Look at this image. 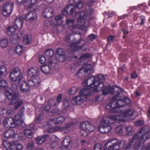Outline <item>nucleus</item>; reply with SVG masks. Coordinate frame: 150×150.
<instances>
[{
  "label": "nucleus",
  "instance_id": "f257e3e1",
  "mask_svg": "<svg viewBox=\"0 0 150 150\" xmlns=\"http://www.w3.org/2000/svg\"><path fill=\"white\" fill-rule=\"evenodd\" d=\"M149 130L147 127H143L133 136L132 139L129 141L123 150H132V147L135 150L139 149V147L150 137Z\"/></svg>",
  "mask_w": 150,
  "mask_h": 150
},
{
  "label": "nucleus",
  "instance_id": "f03ea898",
  "mask_svg": "<svg viewBox=\"0 0 150 150\" xmlns=\"http://www.w3.org/2000/svg\"><path fill=\"white\" fill-rule=\"evenodd\" d=\"M117 95L116 96L111 99L112 103H113V105H115L112 106L110 110V112L113 113H120L125 118L128 117V116H132L134 114V112L131 109H129L125 111H122L120 109V107H123V105L119 104V102L117 100Z\"/></svg>",
  "mask_w": 150,
  "mask_h": 150
},
{
  "label": "nucleus",
  "instance_id": "7ed1b4c3",
  "mask_svg": "<svg viewBox=\"0 0 150 150\" xmlns=\"http://www.w3.org/2000/svg\"><path fill=\"white\" fill-rule=\"evenodd\" d=\"M6 98L10 101V105H14V108L16 110L19 108L23 103V101L18 99L19 96V91H12L11 92L8 91L6 92Z\"/></svg>",
  "mask_w": 150,
  "mask_h": 150
},
{
  "label": "nucleus",
  "instance_id": "20e7f679",
  "mask_svg": "<svg viewBox=\"0 0 150 150\" xmlns=\"http://www.w3.org/2000/svg\"><path fill=\"white\" fill-rule=\"evenodd\" d=\"M104 141V150H118L122 148L125 145L126 142L124 140L120 141L116 139H109L106 143Z\"/></svg>",
  "mask_w": 150,
  "mask_h": 150
},
{
  "label": "nucleus",
  "instance_id": "39448f33",
  "mask_svg": "<svg viewBox=\"0 0 150 150\" xmlns=\"http://www.w3.org/2000/svg\"><path fill=\"white\" fill-rule=\"evenodd\" d=\"M23 77V74L18 67H14L11 70L9 79L11 81L18 84L21 82Z\"/></svg>",
  "mask_w": 150,
  "mask_h": 150
},
{
  "label": "nucleus",
  "instance_id": "423d86ee",
  "mask_svg": "<svg viewBox=\"0 0 150 150\" xmlns=\"http://www.w3.org/2000/svg\"><path fill=\"white\" fill-rule=\"evenodd\" d=\"M83 3L80 2L76 4L75 6L72 5H68L63 10L62 13L63 15L65 16H67L69 15H73V14L75 13L74 16H76V14L78 12H76V8H81L83 7Z\"/></svg>",
  "mask_w": 150,
  "mask_h": 150
},
{
  "label": "nucleus",
  "instance_id": "0eeeda50",
  "mask_svg": "<svg viewBox=\"0 0 150 150\" xmlns=\"http://www.w3.org/2000/svg\"><path fill=\"white\" fill-rule=\"evenodd\" d=\"M79 127L81 131V135L83 137L87 136V133L92 132L95 129L94 126L88 121L81 122Z\"/></svg>",
  "mask_w": 150,
  "mask_h": 150
},
{
  "label": "nucleus",
  "instance_id": "6e6552de",
  "mask_svg": "<svg viewBox=\"0 0 150 150\" xmlns=\"http://www.w3.org/2000/svg\"><path fill=\"white\" fill-rule=\"evenodd\" d=\"M90 66V64H87L80 68L77 74L78 76L81 78H84L91 74L93 73V70L92 69L89 68Z\"/></svg>",
  "mask_w": 150,
  "mask_h": 150
},
{
  "label": "nucleus",
  "instance_id": "1a4fd4ad",
  "mask_svg": "<svg viewBox=\"0 0 150 150\" xmlns=\"http://www.w3.org/2000/svg\"><path fill=\"white\" fill-rule=\"evenodd\" d=\"M49 65H44L41 67L40 69L42 72L45 74H48L51 73V68L53 69H55V66L57 64L56 62H54L52 60H49L48 62Z\"/></svg>",
  "mask_w": 150,
  "mask_h": 150
},
{
  "label": "nucleus",
  "instance_id": "9d476101",
  "mask_svg": "<svg viewBox=\"0 0 150 150\" xmlns=\"http://www.w3.org/2000/svg\"><path fill=\"white\" fill-rule=\"evenodd\" d=\"M21 123L18 120H15L12 117L4 119L3 121V124L5 128H10L14 127L16 125H20Z\"/></svg>",
  "mask_w": 150,
  "mask_h": 150
},
{
  "label": "nucleus",
  "instance_id": "9b49d317",
  "mask_svg": "<svg viewBox=\"0 0 150 150\" xmlns=\"http://www.w3.org/2000/svg\"><path fill=\"white\" fill-rule=\"evenodd\" d=\"M13 4L12 3L6 2L3 5L2 8V13L3 15L6 16H9L12 11Z\"/></svg>",
  "mask_w": 150,
  "mask_h": 150
},
{
  "label": "nucleus",
  "instance_id": "f8f14e48",
  "mask_svg": "<svg viewBox=\"0 0 150 150\" xmlns=\"http://www.w3.org/2000/svg\"><path fill=\"white\" fill-rule=\"evenodd\" d=\"M96 83L94 77L92 76L84 80L82 82V85L85 87L87 86L88 88L92 89V88L95 87Z\"/></svg>",
  "mask_w": 150,
  "mask_h": 150
},
{
  "label": "nucleus",
  "instance_id": "ddd939ff",
  "mask_svg": "<svg viewBox=\"0 0 150 150\" xmlns=\"http://www.w3.org/2000/svg\"><path fill=\"white\" fill-rule=\"evenodd\" d=\"M84 41L83 40L80 39L79 41L75 43L69 45L71 49L73 51H76L81 49L84 45Z\"/></svg>",
  "mask_w": 150,
  "mask_h": 150
},
{
  "label": "nucleus",
  "instance_id": "4468645a",
  "mask_svg": "<svg viewBox=\"0 0 150 150\" xmlns=\"http://www.w3.org/2000/svg\"><path fill=\"white\" fill-rule=\"evenodd\" d=\"M39 74V70L37 68H31L27 70L28 78L36 77Z\"/></svg>",
  "mask_w": 150,
  "mask_h": 150
},
{
  "label": "nucleus",
  "instance_id": "2eb2a0df",
  "mask_svg": "<svg viewBox=\"0 0 150 150\" xmlns=\"http://www.w3.org/2000/svg\"><path fill=\"white\" fill-rule=\"evenodd\" d=\"M92 89L88 88V87L86 89H83L80 90L79 92V95L81 96H83L84 98H86L88 96L92 95L93 93Z\"/></svg>",
  "mask_w": 150,
  "mask_h": 150
},
{
  "label": "nucleus",
  "instance_id": "dca6fc26",
  "mask_svg": "<svg viewBox=\"0 0 150 150\" xmlns=\"http://www.w3.org/2000/svg\"><path fill=\"white\" fill-rule=\"evenodd\" d=\"M53 8L50 6H48L45 8L43 11V14L44 17L50 18L53 15Z\"/></svg>",
  "mask_w": 150,
  "mask_h": 150
},
{
  "label": "nucleus",
  "instance_id": "f3484780",
  "mask_svg": "<svg viewBox=\"0 0 150 150\" xmlns=\"http://www.w3.org/2000/svg\"><path fill=\"white\" fill-rule=\"evenodd\" d=\"M94 11L93 8H90L84 11H81L80 13H77L76 15H80V17L83 18H87V17L93 13Z\"/></svg>",
  "mask_w": 150,
  "mask_h": 150
},
{
  "label": "nucleus",
  "instance_id": "a211bd4d",
  "mask_svg": "<svg viewBox=\"0 0 150 150\" xmlns=\"http://www.w3.org/2000/svg\"><path fill=\"white\" fill-rule=\"evenodd\" d=\"M24 18L27 21H31L35 20L37 18V15L35 12L31 11L27 13Z\"/></svg>",
  "mask_w": 150,
  "mask_h": 150
},
{
  "label": "nucleus",
  "instance_id": "6ab92c4d",
  "mask_svg": "<svg viewBox=\"0 0 150 150\" xmlns=\"http://www.w3.org/2000/svg\"><path fill=\"white\" fill-rule=\"evenodd\" d=\"M65 120V118L63 117L60 116L58 118H54L50 119L48 122L49 123L53 124H60L62 123Z\"/></svg>",
  "mask_w": 150,
  "mask_h": 150
},
{
  "label": "nucleus",
  "instance_id": "aec40b11",
  "mask_svg": "<svg viewBox=\"0 0 150 150\" xmlns=\"http://www.w3.org/2000/svg\"><path fill=\"white\" fill-rule=\"evenodd\" d=\"M27 82L30 86L33 87L38 86L41 82V80L39 77H36L35 78L33 79H28Z\"/></svg>",
  "mask_w": 150,
  "mask_h": 150
},
{
  "label": "nucleus",
  "instance_id": "412c9836",
  "mask_svg": "<svg viewBox=\"0 0 150 150\" xmlns=\"http://www.w3.org/2000/svg\"><path fill=\"white\" fill-rule=\"evenodd\" d=\"M76 16H78L77 18V21L79 23H80L81 25L83 27H87L89 26L90 24L88 21L86 20L87 18H83L80 17V15L78 14Z\"/></svg>",
  "mask_w": 150,
  "mask_h": 150
},
{
  "label": "nucleus",
  "instance_id": "4be33fe9",
  "mask_svg": "<svg viewBox=\"0 0 150 150\" xmlns=\"http://www.w3.org/2000/svg\"><path fill=\"white\" fill-rule=\"evenodd\" d=\"M20 88L22 92L26 93L29 90L30 86L28 82H22L20 85Z\"/></svg>",
  "mask_w": 150,
  "mask_h": 150
},
{
  "label": "nucleus",
  "instance_id": "5701e85b",
  "mask_svg": "<svg viewBox=\"0 0 150 150\" xmlns=\"http://www.w3.org/2000/svg\"><path fill=\"white\" fill-rule=\"evenodd\" d=\"M83 98L80 95L73 97L72 100V103L73 105H80L83 102Z\"/></svg>",
  "mask_w": 150,
  "mask_h": 150
},
{
  "label": "nucleus",
  "instance_id": "b1692460",
  "mask_svg": "<svg viewBox=\"0 0 150 150\" xmlns=\"http://www.w3.org/2000/svg\"><path fill=\"white\" fill-rule=\"evenodd\" d=\"M23 148V146L20 144L11 142L9 149L10 150H22Z\"/></svg>",
  "mask_w": 150,
  "mask_h": 150
},
{
  "label": "nucleus",
  "instance_id": "393cba45",
  "mask_svg": "<svg viewBox=\"0 0 150 150\" xmlns=\"http://www.w3.org/2000/svg\"><path fill=\"white\" fill-rule=\"evenodd\" d=\"M114 88L110 86H104V95H106L108 94L113 95L114 93Z\"/></svg>",
  "mask_w": 150,
  "mask_h": 150
},
{
  "label": "nucleus",
  "instance_id": "a878e982",
  "mask_svg": "<svg viewBox=\"0 0 150 150\" xmlns=\"http://www.w3.org/2000/svg\"><path fill=\"white\" fill-rule=\"evenodd\" d=\"M23 23V19L21 18H16L15 21V25L13 26L16 28L19 29L21 28L22 26Z\"/></svg>",
  "mask_w": 150,
  "mask_h": 150
},
{
  "label": "nucleus",
  "instance_id": "bb28decb",
  "mask_svg": "<svg viewBox=\"0 0 150 150\" xmlns=\"http://www.w3.org/2000/svg\"><path fill=\"white\" fill-rule=\"evenodd\" d=\"M25 108L24 106H22L19 110V112L21 113H18L15 116V119L16 120H18L21 123L22 121V119L23 115Z\"/></svg>",
  "mask_w": 150,
  "mask_h": 150
},
{
  "label": "nucleus",
  "instance_id": "cd10ccee",
  "mask_svg": "<svg viewBox=\"0 0 150 150\" xmlns=\"http://www.w3.org/2000/svg\"><path fill=\"white\" fill-rule=\"evenodd\" d=\"M103 83H98V85L92 89L93 92L96 93L99 91H101L102 92V95L103 94Z\"/></svg>",
  "mask_w": 150,
  "mask_h": 150
},
{
  "label": "nucleus",
  "instance_id": "c85d7f7f",
  "mask_svg": "<svg viewBox=\"0 0 150 150\" xmlns=\"http://www.w3.org/2000/svg\"><path fill=\"white\" fill-rule=\"evenodd\" d=\"M111 129L109 121L104 120V133L109 132Z\"/></svg>",
  "mask_w": 150,
  "mask_h": 150
},
{
  "label": "nucleus",
  "instance_id": "c756f323",
  "mask_svg": "<svg viewBox=\"0 0 150 150\" xmlns=\"http://www.w3.org/2000/svg\"><path fill=\"white\" fill-rule=\"evenodd\" d=\"M48 135L47 134L44 135L42 137L39 136L36 139V143L39 144H41L45 141L47 138L48 137Z\"/></svg>",
  "mask_w": 150,
  "mask_h": 150
},
{
  "label": "nucleus",
  "instance_id": "7c9ffc66",
  "mask_svg": "<svg viewBox=\"0 0 150 150\" xmlns=\"http://www.w3.org/2000/svg\"><path fill=\"white\" fill-rule=\"evenodd\" d=\"M119 115V114L118 115H111L110 116V118L111 120H114L119 123L124 122V120Z\"/></svg>",
  "mask_w": 150,
  "mask_h": 150
},
{
  "label": "nucleus",
  "instance_id": "2f4dec72",
  "mask_svg": "<svg viewBox=\"0 0 150 150\" xmlns=\"http://www.w3.org/2000/svg\"><path fill=\"white\" fill-rule=\"evenodd\" d=\"M7 73L6 67L4 66L0 67V79L4 78L7 75Z\"/></svg>",
  "mask_w": 150,
  "mask_h": 150
},
{
  "label": "nucleus",
  "instance_id": "473e14b6",
  "mask_svg": "<svg viewBox=\"0 0 150 150\" xmlns=\"http://www.w3.org/2000/svg\"><path fill=\"white\" fill-rule=\"evenodd\" d=\"M24 134L25 136L27 138H31L34 136V133L31 129H25L24 130Z\"/></svg>",
  "mask_w": 150,
  "mask_h": 150
},
{
  "label": "nucleus",
  "instance_id": "72a5a7b5",
  "mask_svg": "<svg viewBox=\"0 0 150 150\" xmlns=\"http://www.w3.org/2000/svg\"><path fill=\"white\" fill-rule=\"evenodd\" d=\"M14 130L12 129H9L5 131L4 132L5 137L7 138L13 137L15 133Z\"/></svg>",
  "mask_w": 150,
  "mask_h": 150
},
{
  "label": "nucleus",
  "instance_id": "f704fd0d",
  "mask_svg": "<svg viewBox=\"0 0 150 150\" xmlns=\"http://www.w3.org/2000/svg\"><path fill=\"white\" fill-rule=\"evenodd\" d=\"M32 36L30 34L26 35L23 37V42L25 45H27L29 44L31 41Z\"/></svg>",
  "mask_w": 150,
  "mask_h": 150
},
{
  "label": "nucleus",
  "instance_id": "c9c22d12",
  "mask_svg": "<svg viewBox=\"0 0 150 150\" xmlns=\"http://www.w3.org/2000/svg\"><path fill=\"white\" fill-rule=\"evenodd\" d=\"M16 27H15L9 26L7 28L6 33L9 35H14L16 31Z\"/></svg>",
  "mask_w": 150,
  "mask_h": 150
},
{
  "label": "nucleus",
  "instance_id": "e433bc0d",
  "mask_svg": "<svg viewBox=\"0 0 150 150\" xmlns=\"http://www.w3.org/2000/svg\"><path fill=\"white\" fill-rule=\"evenodd\" d=\"M62 94H59L57 96L56 99V102L52 103V102H54L53 100H52L50 101L51 102V105L52 106H54L57 105L58 103H60L62 101Z\"/></svg>",
  "mask_w": 150,
  "mask_h": 150
},
{
  "label": "nucleus",
  "instance_id": "4c0bfd02",
  "mask_svg": "<svg viewBox=\"0 0 150 150\" xmlns=\"http://www.w3.org/2000/svg\"><path fill=\"white\" fill-rule=\"evenodd\" d=\"M117 100L119 103L120 104H122L124 105V104H122V103H125L126 104H129L131 102L129 98H125L124 97L122 99H117Z\"/></svg>",
  "mask_w": 150,
  "mask_h": 150
},
{
  "label": "nucleus",
  "instance_id": "58836bf2",
  "mask_svg": "<svg viewBox=\"0 0 150 150\" xmlns=\"http://www.w3.org/2000/svg\"><path fill=\"white\" fill-rule=\"evenodd\" d=\"M6 93L5 94L4 93L0 92V102L3 103H5L6 101Z\"/></svg>",
  "mask_w": 150,
  "mask_h": 150
},
{
  "label": "nucleus",
  "instance_id": "ea45409f",
  "mask_svg": "<svg viewBox=\"0 0 150 150\" xmlns=\"http://www.w3.org/2000/svg\"><path fill=\"white\" fill-rule=\"evenodd\" d=\"M45 54L48 58H50L53 55V51L52 50H47L45 52Z\"/></svg>",
  "mask_w": 150,
  "mask_h": 150
},
{
  "label": "nucleus",
  "instance_id": "a19ab883",
  "mask_svg": "<svg viewBox=\"0 0 150 150\" xmlns=\"http://www.w3.org/2000/svg\"><path fill=\"white\" fill-rule=\"evenodd\" d=\"M51 109V106L49 105H45L42 106L41 109V111L43 114L46 113Z\"/></svg>",
  "mask_w": 150,
  "mask_h": 150
},
{
  "label": "nucleus",
  "instance_id": "79ce46f5",
  "mask_svg": "<svg viewBox=\"0 0 150 150\" xmlns=\"http://www.w3.org/2000/svg\"><path fill=\"white\" fill-rule=\"evenodd\" d=\"M16 52L18 54H21L23 52V47L20 45L17 46L16 48Z\"/></svg>",
  "mask_w": 150,
  "mask_h": 150
},
{
  "label": "nucleus",
  "instance_id": "37998d69",
  "mask_svg": "<svg viewBox=\"0 0 150 150\" xmlns=\"http://www.w3.org/2000/svg\"><path fill=\"white\" fill-rule=\"evenodd\" d=\"M95 79V82L96 83L98 82V83L103 82V75L101 74H100L96 77H94Z\"/></svg>",
  "mask_w": 150,
  "mask_h": 150
},
{
  "label": "nucleus",
  "instance_id": "c03bdc74",
  "mask_svg": "<svg viewBox=\"0 0 150 150\" xmlns=\"http://www.w3.org/2000/svg\"><path fill=\"white\" fill-rule=\"evenodd\" d=\"M71 141L72 139L71 137L70 136H67L63 140V144H67L69 146Z\"/></svg>",
  "mask_w": 150,
  "mask_h": 150
},
{
  "label": "nucleus",
  "instance_id": "a18cd8bd",
  "mask_svg": "<svg viewBox=\"0 0 150 150\" xmlns=\"http://www.w3.org/2000/svg\"><path fill=\"white\" fill-rule=\"evenodd\" d=\"M63 107L64 110H67L70 108L69 103V101L66 100L64 101L63 103Z\"/></svg>",
  "mask_w": 150,
  "mask_h": 150
},
{
  "label": "nucleus",
  "instance_id": "49530a36",
  "mask_svg": "<svg viewBox=\"0 0 150 150\" xmlns=\"http://www.w3.org/2000/svg\"><path fill=\"white\" fill-rule=\"evenodd\" d=\"M115 131L116 133L120 135H121L122 134V127L121 125L116 127L115 128Z\"/></svg>",
  "mask_w": 150,
  "mask_h": 150
},
{
  "label": "nucleus",
  "instance_id": "de8ad7c7",
  "mask_svg": "<svg viewBox=\"0 0 150 150\" xmlns=\"http://www.w3.org/2000/svg\"><path fill=\"white\" fill-rule=\"evenodd\" d=\"M57 59L60 62H64L65 60L64 54L61 55H56Z\"/></svg>",
  "mask_w": 150,
  "mask_h": 150
},
{
  "label": "nucleus",
  "instance_id": "09e8293b",
  "mask_svg": "<svg viewBox=\"0 0 150 150\" xmlns=\"http://www.w3.org/2000/svg\"><path fill=\"white\" fill-rule=\"evenodd\" d=\"M7 83L6 80L2 79L0 81V88H5L7 86Z\"/></svg>",
  "mask_w": 150,
  "mask_h": 150
},
{
  "label": "nucleus",
  "instance_id": "8fccbe9b",
  "mask_svg": "<svg viewBox=\"0 0 150 150\" xmlns=\"http://www.w3.org/2000/svg\"><path fill=\"white\" fill-rule=\"evenodd\" d=\"M115 37V36L114 35H110L109 36L107 39L108 42L106 45H107L113 42L114 41V38Z\"/></svg>",
  "mask_w": 150,
  "mask_h": 150
},
{
  "label": "nucleus",
  "instance_id": "3c124183",
  "mask_svg": "<svg viewBox=\"0 0 150 150\" xmlns=\"http://www.w3.org/2000/svg\"><path fill=\"white\" fill-rule=\"evenodd\" d=\"M27 148L28 149H32L34 148V142L32 141H29L27 146Z\"/></svg>",
  "mask_w": 150,
  "mask_h": 150
},
{
  "label": "nucleus",
  "instance_id": "603ef678",
  "mask_svg": "<svg viewBox=\"0 0 150 150\" xmlns=\"http://www.w3.org/2000/svg\"><path fill=\"white\" fill-rule=\"evenodd\" d=\"M7 45L8 41L7 39H4L0 41V45L2 47H6Z\"/></svg>",
  "mask_w": 150,
  "mask_h": 150
},
{
  "label": "nucleus",
  "instance_id": "864d4df0",
  "mask_svg": "<svg viewBox=\"0 0 150 150\" xmlns=\"http://www.w3.org/2000/svg\"><path fill=\"white\" fill-rule=\"evenodd\" d=\"M144 123V122L143 120H140L136 121L134 123V125L136 126H140L143 125Z\"/></svg>",
  "mask_w": 150,
  "mask_h": 150
},
{
  "label": "nucleus",
  "instance_id": "5fc2aeb1",
  "mask_svg": "<svg viewBox=\"0 0 150 150\" xmlns=\"http://www.w3.org/2000/svg\"><path fill=\"white\" fill-rule=\"evenodd\" d=\"M100 125L99 126H98L97 127V129L98 130L101 132L103 133V118H102V119L100 121Z\"/></svg>",
  "mask_w": 150,
  "mask_h": 150
},
{
  "label": "nucleus",
  "instance_id": "6e6d98bb",
  "mask_svg": "<svg viewBox=\"0 0 150 150\" xmlns=\"http://www.w3.org/2000/svg\"><path fill=\"white\" fill-rule=\"evenodd\" d=\"M77 90L76 88L73 87L71 88L69 91V93L71 95H74L77 92Z\"/></svg>",
  "mask_w": 150,
  "mask_h": 150
},
{
  "label": "nucleus",
  "instance_id": "4d7b16f0",
  "mask_svg": "<svg viewBox=\"0 0 150 150\" xmlns=\"http://www.w3.org/2000/svg\"><path fill=\"white\" fill-rule=\"evenodd\" d=\"M127 134L128 135H131L132 133V127L131 126H128L126 127Z\"/></svg>",
  "mask_w": 150,
  "mask_h": 150
},
{
  "label": "nucleus",
  "instance_id": "13d9d810",
  "mask_svg": "<svg viewBox=\"0 0 150 150\" xmlns=\"http://www.w3.org/2000/svg\"><path fill=\"white\" fill-rule=\"evenodd\" d=\"M3 144L4 147L7 150V147H8L9 149L10 146L11 145V142L10 143L6 141H3Z\"/></svg>",
  "mask_w": 150,
  "mask_h": 150
},
{
  "label": "nucleus",
  "instance_id": "bf43d9fd",
  "mask_svg": "<svg viewBox=\"0 0 150 150\" xmlns=\"http://www.w3.org/2000/svg\"><path fill=\"white\" fill-rule=\"evenodd\" d=\"M39 61L41 64L45 63L46 61V58L44 56L40 55L39 56Z\"/></svg>",
  "mask_w": 150,
  "mask_h": 150
},
{
  "label": "nucleus",
  "instance_id": "052dcab7",
  "mask_svg": "<svg viewBox=\"0 0 150 150\" xmlns=\"http://www.w3.org/2000/svg\"><path fill=\"white\" fill-rule=\"evenodd\" d=\"M23 4H24V6L27 7V8H31L32 7V6L31 4V3L29 1V0H26L24 1Z\"/></svg>",
  "mask_w": 150,
  "mask_h": 150
},
{
  "label": "nucleus",
  "instance_id": "680f3d73",
  "mask_svg": "<svg viewBox=\"0 0 150 150\" xmlns=\"http://www.w3.org/2000/svg\"><path fill=\"white\" fill-rule=\"evenodd\" d=\"M102 145L99 143L96 144L93 146V150H101Z\"/></svg>",
  "mask_w": 150,
  "mask_h": 150
},
{
  "label": "nucleus",
  "instance_id": "e2e57ef3",
  "mask_svg": "<svg viewBox=\"0 0 150 150\" xmlns=\"http://www.w3.org/2000/svg\"><path fill=\"white\" fill-rule=\"evenodd\" d=\"M64 54V51L61 48H58L56 51V55H61Z\"/></svg>",
  "mask_w": 150,
  "mask_h": 150
},
{
  "label": "nucleus",
  "instance_id": "0e129e2a",
  "mask_svg": "<svg viewBox=\"0 0 150 150\" xmlns=\"http://www.w3.org/2000/svg\"><path fill=\"white\" fill-rule=\"evenodd\" d=\"M59 130L65 133H68L69 131L68 129L65 126L64 127H59L58 128Z\"/></svg>",
  "mask_w": 150,
  "mask_h": 150
},
{
  "label": "nucleus",
  "instance_id": "69168bd1",
  "mask_svg": "<svg viewBox=\"0 0 150 150\" xmlns=\"http://www.w3.org/2000/svg\"><path fill=\"white\" fill-rule=\"evenodd\" d=\"M51 114L52 115H57L60 114L59 111L57 109H55L52 110L51 112Z\"/></svg>",
  "mask_w": 150,
  "mask_h": 150
},
{
  "label": "nucleus",
  "instance_id": "338daca9",
  "mask_svg": "<svg viewBox=\"0 0 150 150\" xmlns=\"http://www.w3.org/2000/svg\"><path fill=\"white\" fill-rule=\"evenodd\" d=\"M103 95H101L96 96L95 98V101L98 102H101L103 99V97L102 96Z\"/></svg>",
  "mask_w": 150,
  "mask_h": 150
},
{
  "label": "nucleus",
  "instance_id": "774afa93",
  "mask_svg": "<svg viewBox=\"0 0 150 150\" xmlns=\"http://www.w3.org/2000/svg\"><path fill=\"white\" fill-rule=\"evenodd\" d=\"M23 34V32L22 31H20L17 33V35H16V37L18 39H19L22 37Z\"/></svg>",
  "mask_w": 150,
  "mask_h": 150
}]
</instances>
